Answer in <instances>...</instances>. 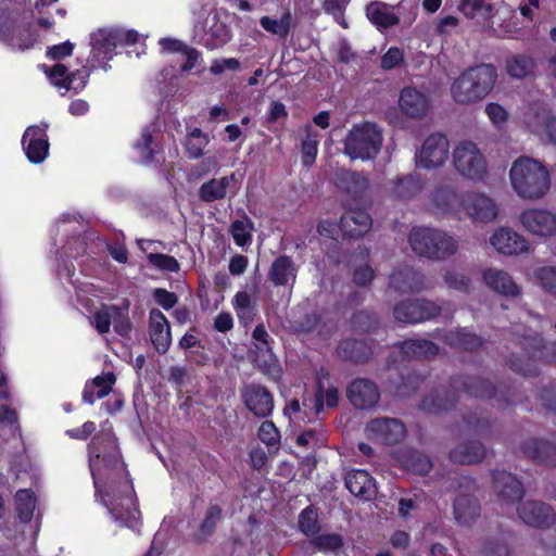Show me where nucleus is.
Returning <instances> with one entry per match:
<instances>
[{
	"instance_id": "nucleus-36",
	"label": "nucleus",
	"mask_w": 556,
	"mask_h": 556,
	"mask_svg": "<svg viewBox=\"0 0 556 556\" xmlns=\"http://www.w3.org/2000/svg\"><path fill=\"white\" fill-rule=\"evenodd\" d=\"M402 353L408 358L429 359L438 355L439 346L426 339H409L400 344Z\"/></svg>"
},
{
	"instance_id": "nucleus-16",
	"label": "nucleus",
	"mask_w": 556,
	"mask_h": 556,
	"mask_svg": "<svg viewBox=\"0 0 556 556\" xmlns=\"http://www.w3.org/2000/svg\"><path fill=\"white\" fill-rule=\"evenodd\" d=\"M523 122L530 131L544 136L546 142L556 148V115L541 104H531Z\"/></svg>"
},
{
	"instance_id": "nucleus-43",
	"label": "nucleus",
	"mask_w": 556,
	"mask_h": 556,
	"mask_svg": "<svg viewBox=\"0 0 556 556\" xmlns=\"http://www.w3.org/2000/svg\"><path fill=\"white\" fill-rule=\"evenodd\" d=\"M207 143V136L200 128H193L184 142L187 156L191 160L201 157Z\"/></svg>"
},
{
	"instance_id": "nucleus-61",
	"label": "nucleus",
	"mask_w": 556,
	"mask_h": 556,
	"mask_svg": "<svg viewBox=\"0 0 556 556\" xmlns=\"http://www.w3.org/2000/svg\"><path fill=\"white\" fill-rule=\"evenodd\" d=\"M153 299L157 305L163 309L169 311L178 303L176 293L170 292L164 288H155L152 292Z\"/></svg>"
},
{
	"instance_id": "nucleus-39",
	"label": "nucleus",
	"mask_w": 556,
	"mask_h": 556,
	"mask_svg": "<svg viewBox=\"0 0 556 556\" xmlns=\"http://www.w3.org/2000/svg\"><path fill=\"white\" fill-rule=\"evenodd\" d=\"M458 10L467 18H476L483 24H489L493 15V7L486 0H462L458 4Z\"/></svg>"
},
{
	"instance_id": "nucleus-21",
	"label": "nucleus",
	"mask_w": 556,
	"mask_h": 556,
	"mask_svg": "<svg viewBox=\"0 0 556 556\" xmlns=\"http://www.w3.org/2000/svg\"><path fill=\"white\" fill-rule=\"evenodd\" d=\"M482 280L490 290L506 298H517L522 291L513 276L502 268H485L482 271Z\"/></svg>"
},
{
	"instance_id": "nucleus-23",
	"label": "nucleus",
	"mask_w": 556,
	"mask_h": 556,
	"mask_svg": "<svg viewBox=\"0 0 556 556\" xmlns=\"http://www.w3.org/2000/svg\"><path fill=\"white\" fill-rule=\"evenodd\" d=\"M0 40L18 50L28 49L33 45L28 26L9 17L0 18Z\"/></svg>"
},
{
	"instance_id": "nucleus-55",
	"label": "nucleus",
	"mask_w": 556,
	"mask_h": 556,
	"mask_svg": "<svg viewBox=\"0 0 556 556\" xmlns=\"http://www.w3.org/2000/svg\"><path fill=\"white\" fill-rule=\"evenodd\" d=\"M90 72L88 68L83 67L74 72H68L66 76L65 90H73L75 92L81 91L89 79Z\"/></svg>"
},
{
	"instance_id": "nucleus-63",
	"label": "nucleus",
	"mask_w": 556,
	"mask_h": 556,
	"mask_svg": "<svg viewBox=\"0 0 556 556\" xmlns=\"http://www.w3.org/2000/svg\"><path fill=\"white\" fill-rule=\"evenodd\" d=\"M258 438L267 446H275L279 442V431L271 421L262 422L258 429Z\"/></svg>"
},
{
	"instance_id": "nucleus-34",
	"label": "nucleus",
	"mask_w": 556,
	"mask_h": 556,
	"mask_svg": "<svg viewBox=\"0 0 556 556\" xmlns=\"http://www.w3.org/2000/svg\"><path fill=\"white\" fill-rule=\"evenodd\" d=\"M485 456L483 444L476 440L465 441L455 446L450 457L454 463L475 464L482 460Z\"/></svg>"
},
{
	"instance_id": "nucleus-9",
	"label": "nucleus",
	"mask_w": 556,
	"mask_h": 556,
	"mask_svg": "<svg viewBox=\"0 0 556 556\" xmlns=\"http://www.w3.org/2000/svg\"><path fill=\"white\" fill-rule=\"evenodd\" d=\"M462 208L475 224L493 223L500 215L497 202L483 192H467L462 199Z\"/></svg>"
},
{
	"instance_id": "nucleus-47",
	"label": "nucleus",
	"mask_w": 556,
	"mask_h": 556,
	"mask_svg": "<svg viewBox=\"0 0 556 556\" xmlns=\"http://www.w3.org/2000/svg\"><path fill=\"white\" fill-rule=\"evenodd\" d=\"M129 301L125 299L123 306L110 305L109 311L113 312L114 330L119 336H128L131 330V323L127 316Z\"/></svg>"
},
{
	"instance_id": "nucleus-58",
	"label": "nucleus",
	"mask_w": 556,
	"mask_h": 556,
	"mask_svg": "<svg viewBox=\"0 0 556 556\" xmlns=\"http://www.w3.org/2000/svg\"><path fill=\"white\" fill-rule=\"evenodd\" d=\"M314 544L324 552H337L343 545V540L339 534L326 533L314 539Z\"/></svg>"
},
{
	"instance_id": "nucleus-28",
	"label": "nucleus",
	"mask_w": 556,
	"mask_h": 556,
	"mask_svg": "<svg viewBox=\"0 0 556 556\" xmlns=\"http://www.w3.org/2000/svg\"><path fill=\"white\" fill-rule=\"evenodd\" d=\"M92 56L99 63L110 61L118 47L113 29H98L91 34Z\"/></svg>"
},
{
	"instance_id": "nucleus-40",
	"label": "nucleus",
	"mask_w": 556,
	"mask_h": 556,
	"mask_svg": "<svg viewBox=\"0 0 556 556\" xmlns=\"http://www.w3.org/2000/svg\"><path fill=\"white\" fill-rule=\"evenodd\" d=\"M37 497L31 489H21L15 493V511L22 523L31 521Z\"/></svg>"
},
{
	"instance_id": "nucleus-54",
	"label": "nucleus",
	"mask_w": 556,
	"mask_h": 556,
	"mask_svg": "<svg viewBox=\"0 0 556 556\" xmlns=\"http://www.w3.org/2000/svg\"><path fill=\"white\" fill-rule=\"evenodd\" d=\"M152 130L149 126H146L141 130L140 139L135 143V149H137L141 153L142 157L147 162H151L154 159L155 151L152 148Z\"/></svg>"
},
{
	"instance_id": "nucleus-57",
	"label": "nucleus",
	"mask_w": 556,
	"mask_h": 556,
	"mask_svg": "<svg viewBox=\"0 0 556 556\" xmlns=\"http://www.w3.org/2000/svg\"><path fill=\"white\" fill-rule=\"evenodd\" d=\"M43 70L52 85L59 89H64L66 76L68 75V70L64 64L56 63L51 67L43 65Z\"/></svg>"
},
{
	"instance_id": "nucleus-37",
	"label": "nucleus",
	"mask_w": 556,
	"mask_h": 556,
	"mask_svg": "<svg viewBox=\"0 0 556 556\" xmlns=\"http://www.w3.org/2000/svg\"><path fill=\"white\" fill-rule=\"evenodd\" d=\"M269 277L276 286H286L293 282L296 277V268L289 256H279L270 267Z\"/></svg>"
},
{
	"instance_id": "nucleus-14",
	"label": "nucleus",
	"mask_w": 556,
	"mask_h": 556,
	"mask_svg": "<svg viewBox=\"0 0 556 556\" xmlns=\"http://www.w3.org/2000/svg\"><path fill=\"white\" fill-rule=\"evenodd\" d=\"M441 308L427 300H406L393 308L394 318L404 324H417L435 317Z\"/></svg>"
},
{
	"instance_id": "nucleus-51",
	"label": "nucleus",
	"mask_w": 556,
	"mask_h": 556,
	"mask_svg": "<svg viewBox=\"0 0 556 556\" xmlns=\"http://www.w3.org/2000/svg\"><path fill=\"white\" fill-rule=\"evenodd\" d=\"M148 262L162 271L178 273L180 270L179 262L172 255L163 253H149Z\"/></svg>"
},
{
	"instance_id": "nucleus-22",
	"label": "nucleus",
	"mask_w": 556,
	"mask_h": 556,
	"mask_svg": "<svg viewBox=\"0 0 556 556\" xmlns=\"http://www.w3.org/2000/svg\"><path fill=\"white\" fill-rule=\"evenodd\" d=\"M430 203L439 214H456L462 207L457 187L453 182L438 184L430 194Z\"/></svg>"
},
{
	"instance_id": "nucleus-7",
	"label": "nucleus",
	"mask_w": 556,
	"mask_h": 556,
	"mask_svg": "<svg viewBox=\"0 0 556 556\" xmlns=\"http://www.w3.org/2000/svg\"><path fill=\"white\" fill-rule=\"evenodd\" d=\"M452 165L459 176L472 182H484L489 174L484 154L470 140L459 141L454 147Z\"/></svg>"
},
{
	"instance_id": "nucleus-45",
	"label": "nucleus",
	"mask_w": 556,
	"mask_h": 556,
	"mask_svg": "<svg viewBox=\"0 0 556 556\" xmlns=\"http://www.w3.org/2000/svg\"><path fill=\"white\" fill-rule=\"evenodd\" d=\"M339 354L354 362H364L371 355L369 348L362 341H344L339 346Z\"/></svg>"
},
{
	"instance_id": "nucleus-30",
	"label": "nucleus",
	"mask_w": 556,
	"mask_h": 556,
	"mask_svg": "<svg viewBox=\"0 0 556 556\" xmlns=\"http://www.w3.org/2000/svg\"><path fill=\"white\" fill-rule=\"evenodd\" d=\"M345 486L355 496L370 500L376 494L375 483L365 470H352L345 475Z\"/></svg>"
},
{
	"instance_id": "nucleus-33",
	"label": "nucleus",
	"mask_w": 556,
	"mask_h": 556,
	"mask_svg": "<svg viewBox=\"0 0 556 556\" xmlns=\"http://www.w3.org/2000/svg\"><path fill=\"white\" fill-rule=\"evenodd\" d=\"M523 453L538 463L556 465V446L547 441L528 440L522 445Z\"/></svg>"
},
{
	"instance_id": "nucleus-27",
	"label": "nucleus",
	"mask_w": 556,
	"mask_h": 556,
	"mask_svg": "<svg viewBox=\"0 0 556 556\" xmlns=\"http://www.w3.org/2000/svg\"><path fill=\"white\" fill-rule=\"evenodd\" d=\"M494 490L507 503L519 501L523 495L521 482L511 473L495 471L493 473Z\"/></svg>"
},
{
	"instance_id": "nucleus-18",
	"label": "nucleus",
	"mask_w": 556,
	"mask_h": 556,
	"mask_svg": "<svg viewBox=\"0 0 556 556\" xmlns=\"http://www.w3.org/2000/svg\"><path fill=\"white\" fill-rule=\"evenodd\" d=\"M22 146L30 163H42L48 156L50 147L46 128L28 127L22 137Z\"/></svg>"
},
{
	"instance_id": "nucleus-48",
	"label": "nucleus",
	"mask_w": 556,
	"mask_h": 556,
	"mask_svg": "<svg viewBox=\"0 0 556 556\" xmlns=\"http://www.w3.org/2000/svg\"><path fill=\"white\" fill-rule=\"evenodd\" d=\"M535 282L556 298V266H543L534 271Z\"/></svg>"
},
{
	"instance_id": "nucleus-64",
	"label": "nucleus",
	"mask_w": 556,
	"mask_h": 556,
	"mask_svg": "<svg viewBox=\"0 0 556 556\" xmlns=\"http://www.w3.org/2000/svg\"><path fill=\"white\" fill-rule=\"evenodd\" d=\"M299 527L306 535L316 532V514L312 508H305L299 517Z\"/></svg>"
},
{
	"instance_id": "nucleus-17",
	"label": "nucleus",
	"mask_w": 556,
	"mask_h": 556,
	"mask_svg": "<svg viewBox=\"0 0 556 556\" xmlns=\"http://www.w3.org/2000/svg\"><path fill=\"white\" fill-rule=\"evenodd\" d=\"M399 108L406 117L420 119L430 109V99L422 90L406 86L400 91Z\"/></svg>"
},
{
	"instance_id": "nucleus-32",
	"label": "nucleus",
	"mask_w": 556,
	"mask_h": 556,
	"mask_svg": "<svg viewBox=\"0 0 556 556\" xmlns=\"http://www.w3.org/2000/svg\"><path fill=\"white\" fill-rule=\"evenodd\" d=\"M208 28L205 29L201 42L210 50L223 47L231 39L230 28L220 22L216 15L207 21Z\"/></svg>"
},
{
	"instance_id": "nucleus-5",
	"label": "nucleus",
	"mask_w": 556,
	"mask_h": 556,
	"mask_svg": "<svg viewBox=\"0 0 556 556\" xmlns=\"http://www.w3.org/2000/svg\"><path fill=\"white\" fill-rule=\"evenodd\" d=\"M451 387L453 392L446 390L438 391L425 397L421 402V408L430 414H441L451 409L455 406L458 399L455 390H458L460 387L467 393L477 397H491L494 392L491 382L479 377L453 379Z\"/></svg>"
},
{
	"instance_id": "nucleus-31",
	"label": "nucleus",
	"mask_w": 556,
	"mask_h": 556,
	"mask_svg": "<svg viewBox=\"0 0 556 556\" xmlns=\"http://www.w3.org/2000/svg\"><path fill=\"white\" fill-rule=\"evenodd\" d=\"M222 514L223 510L219 505L213 504L208 506L202 521L192 534L194 543L203 544L215 534L218 523L222 520Z\"/></svg>"
},
{
	"instance_id": "nucleus-53",
	"label": "nucleus",
	"mask_w": 556,
	"mask_h": 556,
	"mask_svg": "<svg viewBox=\"0 0 556 556\" xmlns=\"http://www.w3.org/2000/svg\"><path fill=\"white\" fill-rule=\"evenodd\" d=\"M342 184L345 191L352 194L362 193L368 187L367 178L353 172L343 174Z\"/></svg>"
},
{
	"instance_id": "nucleus-20",
	"label": "nucleus",
	"mask_w": 556,
	"mask_h": 556,
	"mask_svg": "<svg viewBox=\"0 0 556 556\" xmlns=\"http://www.w3.org/2000/svg\"><path fill=\"white\" fill-rule=\"evenodd\" d=\"M346 396L355 408L367 409L379 402L380 392L371 380L358 378L348 387Z\"/></svg>"
},
{
	"instance_id": "nucleus-46",
	"label": "nucleus",
	"mask_w": 556,
	"mask_h": 556,
	"mask_svg": "<svg viewBox=\"0 0 556 556\" xmlns=\"http://www.w3.org/2000/svg\"><path fill=\"white\" fill-rule=\"evenodd\" d=\"M420 190V180L414 176H407L394 181L392 193L399 199L407 200L416 195Z\"/></svg>"
},
{
	"instance_id": "nucleus-29",
	"label": "nucleus",
	"mask_w": 556,
	"mask_h": 556,
	"mask_svg": "<svg viewBox=\"0 0 556 556\" xmlns=\"http://www.w3.org/2000/svg\"><path fill=\"white\" fill-rule=\"evenodd\" d=\"M366 15L379 30L387 29L400 23L395 9L384 2L374 1L366 7Z\"/></svg>"
},
{
	"instance_id": "nucleus-4",
	"label": "nucleus",
	"mask_w": 556,
	"mask_h": 556,
	"mask_svg": "<svg viewBox=\"0 0 556 556\" xmlns=\"http://www.w3.org/2000/svg\"><path fill=\"white\" fill-rule=\"evenodd\" d=\"M412 250L432 261H445L458 251V241L444 230L432 227H414L408 235Z\"/></svg>"
},
{
	"instance_id": "nucleus-13",
	"label": "nucleus",
	"mask_w": 556,
	"mask_h": 556,
	"mask_svg": "<svg viewBox=\"0 0 556 556\" xmlns=\"http://www.w3.org/2000/svg\"><path fill=\"white\" fill-rule=\"evenodd\" d=\"M367 438L374 442L395 444L406 435L404 424L396 418L379 417L370 420L365 428Z\"/></svg>"
},
{
	"instance_id": "nucleus-1",
	"label": "nucleus",
	"mask_w": 556,
	"mask_h": 556,
	"mask_svg": "<svg viewBox=\"0 0 556 556\" xmlns=\"http://www.w3.org/2000/svg\"><path fill=\"white\" fill-rule=\"evenodd\" d=\"M88 463L94 495L122 527L136 529L141 513L132 481L111 430L96 433L88 444Z\"/></svg>"
},
{
	"instance_id": "nucleus-62",
	"label": "nucleus",
	"mask_w": 556,
	"mask_h": 556,
	"mask_svg": "<svg viewBox=\"0 0 556 556\" xmlns=\"http://www.w3.org/2000/svg\"><path fill=\"white\" fill-rule=\"evenodd\" d=\"M522 348L528 352L531 357L543 356L544 340L539 333L526 336L521 342Z\"/></svg>"
},
{
	"instance_id": "nucleus-35",
	"label": "nucleus",
	"mask_w": 556,
	"mask_h": 556,
	"mask_svg": "<svg viewBox=\"0 0 556 556\" xmlns=\"http://www.w3.org/2000/svg\"><path fill=\"white\" fill-rule=\"evenodd\" d=\"M245 406L257 417L268 416L274 407L271 394L262 387H252L245 399Z\"/></svg>"
},
{
	"instance_id": "nucleus-44",
	"label": "nucleus",
	"mask_w": 556,
	"mask_h": 556,
	"mask_svg": "<svg viewBox=\"0 0 556 556\" xmlns=\"http://www.w3.org/2000/svg\"><path fill=\"white\" fill-rule=\"evenodd\" d=\"M305 132L302 141V162L305 166H311L317 156L320 135L311 125L305 126Z\"/></svg>"
},
{
	"instance_id": "nucleus-56",
	"label": "nucleus",
	"mask_w": 556,
	"mask_h": 556,
	"mask_svg": "<svg viewBox=\"0 0 556 556\" xmlns=\"http://www.w3.org/2000/svg\"><path fill=\"white\" fill-rule=\"evenodd\" d=\"M480 556H509V549L507 544L500 539H486L482 543Z\"/></svg>"
},
{
	"instance_id": "nucleus-19",
	"label": "nucleus",
	"mask_w": 556,
	"mask_h": 556,
	"mask_svg": "<svg viewBox=\"0 0 556 556\" xmlns=\"http://www.w3.org/2000/svg\"><path fill=\"white\" fill-rule=\"evenodd\" d=\"M519 518L533 528H549L556 523V514L545 503L527 501L518 507Z\"/></svg>"
},
{
	"instance_id": "nucleus-2",
	"label": "nucleus",
	"mask_w": 556,
	"mask_h": 556,
	"mask_svg": "<svg viewBox=\"0 0 556 556\" xmlns=\"http://www.w3.org/2000/svg\"><path fill=\"white\" fill-rule=\"evenodd\" d=\"M509 180L516 194L528 201L543 199L552 185L547 167L529 156H519L513 162Z\"/></svg>"
},
{
	"instance_id": "nucleus-15",
	"label": "nucleus",
	"mask_w": 556,
	"mask_h": 556,
	"mask_svg": "<svg viewBox=\"0 0 556 556\" xmlns=\"http://www.w3.org/2000/svg\"><path fill=\"white\" fill-rule=\"evenodd\" d=\"M490 245L505 256L519 255L530 252L529 241L509 227H498L489 238Z\"/></svg>"
},
{
	"instance_id": "nucleus-10",
	"label": "nucleus",
	"mask_w": 556,
	"mask_h": 556,
	"mask_svg": "<svg viewBox=\"0 0 556 556\" xmlns=\"http://www.w3.org/2000/svg\"><path fill=\"white\" fill-rule=\"evenodd\" d=\"M475 490V482L468 478H464L459 483V490L453 501V514L460 526H471L480 517L481 507L473 496Z\"/></svg>"
},
{
	"instance_id": "nucleus-42",
	"label": "nucleus",
	"mask_w": 556,
	"mask_h": 556,
	"mask_svg": "<svg viewBox=\"0 0 556 556\" xmlns=\"http://www.w3.org/2000/svg\"><path fill=\"white\" fill-rule=\"evenodd\" d=\"M507 72L508 74L518 79H523L526 77L534 74L536 63L535 60L526 54H519L510 58L507 61Z\"/></svg>"
},
{
	"instance_id": "nucleus-25",
	"label": "nucleus",
	"mask_w": 556,
	"mask_h": 556,
	"mask_svg": "<svg viewBox=\"0 0 556 556\" xmlns=\"http://www.w3.org/2000/svg\"><path fill=\"white\" fill-rule=\"evenodd\" d=\"M389 286L401 293L418 292L426 289L424 276L408 266L394 269L390 275Z\"/></svg>"
},
{
	"instance_id": "nucleus-24",
	"label": "nucleus",
	"mask_w": 556,
	"mask_h": 556,
	"mask_svg": "<svg viewBox=\"0 0 556 556\" xmlns=\"http://www.w3.org/2000/svg\"><path fill=\"white\" fill-rule=\"evenodd\" d=\"M149 334L155 350L165 354L170 346L172 333L166 316L159 308L149 312Z\"/></svg>"
},
{
	"instance_id": "nucleus-59",
	"label": "nucleus",
	"mask_w": 556,
	"mask_h": 556,
	"mask_svg": "<svg viewBox=\"0 0 556 556\" xmlns=\"http://www.w3.org/2000/svg\"><path fill=\"white\" fill-rule=\"evenodd\" d=\"M115 381L116 378L114 374L109 371L104 375L97 376L90 383L94 389L98 388L97 397L103 399L112 391Z\"/></svg>"
},
{
	"instance_id": "nucleus-26",
	"label": "nucleus",
	"mask_w": 556,
	"mask_h": 556,
	"mask_svg": "<svg viewBox=\"0 0 556 556\" xmlns=\"http://www.w3.org/2000/svg\"><path fill=\"white\" fill-rule=\"evenodd\" d=\"M371 226V217L363 210H349L340 219V229L345 236L351 238L367 233Z\"/></svg>"
},
{
	"instance_id": "nucleus-11",
	"label": "nucleus",
	"mask_w": 556,
	"mask_h": 556,
	"mask_svg": "<svg viewBox=\"0 0 556 556\" xmlns=\"http://www.w3.org/2000/svg\"><path fill=\"white\" fill-rule=\"evenodd\" d=\"M450 154V142L442 134H433L425 139L416 154V165L424 169H433L445 164Z\"/></svg>"
},
{
	"instance_id": "nucleus-12",
	"label": "nucleus",
	"mask_w": 556,
	"mask_h": 556,
	"mask_svg": "<svg viewBox=\"0 0 556 556\" xmlns=\"http://www.w3.org/2000/svg\"><path fill=\"white\" fill-rule=\"evenodd\" d=\"M271 337L263 325H258L252 333V361L265 374L278 372V359L271 350Z\"/></svg>"
},
{
	"instance_id": "nucleus-6",
	"label": "nucleus",
	"mask_w": 556,
	"mask_h": 556,
	"mask_svg": "<svg viewBox=\"0 0 556 556\" xmlns=\"http://www.w3.org/2000/svg\"><path fill=\"white\" fill-rule=\"evenodd\" d=\"M382 142V130L376 124H356L344 140V153L352 160H372L379 153Z\"/></svg>"
},
{
	"instance_id": "nucleus-60",
	"label": "nucleus",
	"mask_w": 556,
	"mask_h": 556,
	"mask_svg": "<svg viewBox=\"0 0 556 556\" xmlns=\"http://www.w3.org/2000/svg\"><path fill=\"white\" fill-rule=\"evenodd\" d=\"M404 62V52L397 47H391L381 56L380 67L384 71L393 70Z\"/></svg>"
},
{
	"instance_id": "nucleus-41",
	"label": "nucleus",
	"mask_w": 556,
	"mask_h": 556,
	"mask_svg": "<svg viewBox=\"0 0 556 556\" xmlns=\"http://www.w3.org/2000/svg\"><path fill=\"white\" fill-rule=\"evenodd\" d=\"M443 341L451 346L462 350H476L482 345L480 337L466 329L451 330L442 337Z\"/></svg>"
},
{
	"instance_id": "nucleus-8",
	"label": "nucleus",
	"mask_w": 556,
	"mask_h": 556,
	"mask_svg": "<svg viewBox=\"0 0 556 556\" xmlns=\"http://www.w3.org/2000/svg\"><path fill=\"white\" fill-rule=\"evenodd\" d=\"M525 231L540 239L556 237V212L543 207H528L519 214Z\"/></svg>"
},
{
	"instance_id": "nucleus-52",
	"label": "nucleus",
	"mask_w": 556,
	"mask_h": 556,
	"mask_svg": "<svg viewBox=\"0 0 556 556\" xmlns=\"http://www.w3.org/2000/svg\"><path fill=\"white\" fill-rule=\"evenodd\" d=\"M445 285L454 290L468 293L471 290V279L464 273L447 270L444 275Z\"/></svg>"
},
{
	"instance_id": "nucleus-38",
	"label": "nucleus",
	"mask_w": 556,
	"mask_h": 556,
	"mask_svg": "<svg viewBox=\"0 0 556 556\" xmlns=\"http://www.w3.org/2000/svg\"><path fill=\"white\" fill-rule=\"evenodd\" d=\"M235 175L224 176L220 179H211L202 184L199 188L198 195L202 202L211 203L225 198L227 187L232 181Z\"/></svg>"
},
{
	"instance_id": "nucleus-3",
	"label": "nucleus",
	"mask_w": 556,
	"mask_h": 556,
	"mask_svg": "<svg viewBox=\"0 0 556 556\" xmlns=\"http://www.w3.org/2000/svg\"><path fill=\"white\" fill-rule=\"evenodd\" d=\"M494 66L481 64L464 71L450 87L452 99L462 105L475 104L485 99L495 86Z\"/></svg>"
},
{
	"instance_id": "nucleus-49",
	"label": "nucleus",
	"mask_w": 556,
	"mask_h": 556,
	"mask_svg": "<svg viewBox=\"0 0 556 556\" xmlns=\"http://www.w3.org/2000/svg\"><path fill=\"white\" fill-rule=\"evenodd\" d=\"M339 401V393L337 388L329 387L327 389H324V384L321 380L318 381V389L316 394V413L319 414L324 406L326 405L329 408H333L338 405Z\"/></svg>"
},
{
	"instance_id": "nucleus-50",
	"label": "nucleus",
	"mask_w": 556,
	"mask_h": 556,
	"mask_svg": "<svg viewBox=\"0 0 556 556\" xmlns=\"http://www.w3.org/2000/svg\"><path fill=\"white\" fill-rule=\"evenodd\" d=\"M261 25L265 30L285 38L291 27V15L287 12L279 20L262 17Z\"/></svg>"
}]
</instances>
